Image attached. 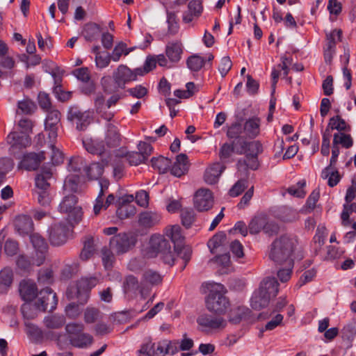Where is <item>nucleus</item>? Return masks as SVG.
I'll return each mask as SVG.
<instances>
[{"label": "nucleus", "mask_w": 356, "mask_h": 356, "mask_svg": "<svg viewBox=\"0 0 356 356\" xmlns=\"http://www.w3.org/2000/svg\"><path fill=\"white\" fill-rule=\"evenodd\" d=\"M155 343L148 341L143 344L138 350V356H154Z\"/></svg>", "instance_id": "obj_64"}, {"label": "nucleus", "mask_w": 356, "mask_h": 356, "mask_svg": "<svg viewBox=\"0 0 356 356\" xmlns=\"http://www.w3.org/2000/svg\"><path fill=\"white\" fill-rule=\"evenodd\" d=\"M100 318V312L95 308L88 307L84 312V320L87 323H95Z\"/></svg>", "instance_id": "obj_60"}, {"label": "nucleus", "mask_w": 356, "mask_h": 356, "mask_svg": "<svg viewBox=\"0 0 356 356\" xmlns=\"http://www.w3.org/2000/svg\"><path fill=\"white\" fill-rule=\"evenodd\" d=\"M248 188V180L245 178H240L234 185L229 189V195L231 197H237Z\"/></svg>", "instance_id": "obj_53"}, {"label": "nucleus", "mask_w": 356, "mask_h": 356, "mask_svg": "<svg viewBox=\"0 0 356 356\" xmlns=\"http://www.w3.org/2000/svg\"><path fill=\"white\" fill-rule=\"evenodd\" d=\"M162 276L156 271L153 270H145L142 277L143 284H149L151 285H159L162 282Z\"/></svg>", "instance_id": "obj_41"}, {"label": "nucleus", "mask_w": 356, "mask_h": 356, "mask_svg": "<svg viewBox=\"0 0 356 356\" xmlns=\"http://www.w3.org/2000/svg\"><path fill=\"white\" fill-rule=\"evenodd\" d=\"M147 254L149 257H156L160 254L163 262L170 266L175 262V253L170 241L160 234H154L150 237Z\"/></svg>", "instance_id": "obj_3"}, {"label": "nucleus", "mask_w": 356, "mask_h": 356, "mask_svg": "<svg viewBox=\"0 0 356 356\" xmlns=\"http://www.w3.org/2000/svg\"><path fill=\"white\" fill-rule=\"evenodd\" d=\"M33 195L40 205L46 207L49 204L51 199L49 191H34Z\"/></svg>", "instance_id": "obj_61"}, {"label": "nucleus", "mask_w": 356, "mask_h": 356, "mask_svg": "<svg viewBox=\"0 0 356 356\" xmlns=\"http://www.w3.org/2000/svg\"><path fill=\"white\" fill-rule=\"evenodd\" d=\"M181 219L184 226L188 228L195 220V213L192 209H184L181 211Z\"/></svg>", "instance_id": "obj_59"}, {"label": "nucleus", "mask_w": 356, "mask_h": 356, "mask_svg": "<svg viewBox=\"0 0 356 356\" xmlns=\"http://www.w3.org/2000/svg\"><path fill=\"white\" fill-rule=\"evenodd\" d=\"M97 283L98 280L95 277H83L77 282V293L80 294L82 292L88 291Z\"/></svg>", "instance_id": "obj_43"}, {"label": "nucleus", "mask_w": 356, "mask_h": 356, "mask_svg": "<svg viewBox=\"0 0 356 356\" xmlns=\"http://www.w3.org/2000/svg\"><path fill=\"white\" fill-rule=\"evenodd\" d=\"M321 177L323 179H327V184L334 187L339 182L341 176L335 168L326 167L321 172Z\"/></svg>", "instance_id": "obj_35"}, {"label": "nucleus", "mask_w": 356, "mask_h": 356, "mask_svg": "<svg viewBox=\"0 0 356 356\" xmlns=\"http://www.w3.org/2000/svg\"><path fill=\"white\" fill-rule=\"evenodd\" d=\"M106 143L105 145L108 151L109 148L115 147L120 145V134L118 128L111 123H108L106 126Z\"/></svg>", "instance_id": "obj_27"}, {"label": "nucleus", "mask_w": 356, "mask_h": 356, "mask_svg": "<svg viewBox=\"0 0 356 356\" xmlns=\"http://www.w3.org/2000/svg\"><path fill=\"white\" fill-rule=\"evenodd\" d=\"M74 75L81 81L86 83L81 88L84 94L89 95L95 92V85L90 80V74L87 67H81L76 69L73 72Z\"/></svg>", "instance_id": "obj_16"}, {"label": "nucleus", "mask_w": 356, "mask_h": 356, "mask_svg": "<svg viewBox=\"0 0 356 356\" xmlns=\"http://www.w3.org/2000/svg\"><path fill=\"white\" fill-rule=\"evenodd\" d=\"M13 271L9 267L0 270V293H6L10 288L13 282Z\"/></svg>", "instance_id": "obj_30"}, {"label": "nucleus", "mask_w": 356, "mask_h": 356, "mask_svg": "<svg viewBox=\"0 0 356 356\" xmlns=\"http://www.w3.org/2000/svg\"><path fill=\"white\" fill-rule=\"evenodd\" d=\"M306 185L305 181H300L296 185L291 186L288 188V193L297 197H304L306 192L304 190V187Z\"/></svg>", "instance_id": "obj_57"}, {"label": "nucleus", "mask_w": 356, "mask_h": 356, "mask_svg": "<svg viewBox=\"0 0 356 356\" xmlns=\"http://www.w3.org/2000/svg\"><path fill=\"white\" fill-rule=\"evenodd\" d=\"M59 211L67 213L70 224L77 223L82 218V208L77 204V197L73 194L63 197L59 204Z\"/></svg>", "instance_id": "obj_7"}, {"label": "nucleus", "mask_w": 356, "mask_h": 356, "mask_svg": "<svg viewBox=\"0 0 356 356\" xmlns=\"http://www.w3.org/2000/svg\"><path fill=\"white\" fill-rule=\"evenodd\" d=\"M86 162L80 156L70 159L68 163V170L74 173V175H68L65 181V186L69 187L72 191H76L79 181V176L86 172Z\"/></svg>", "instance_id": "obj_8"}, {"label": "nucleus", "mask_w": 356, "mask_h": 356, "mask_svg": "<svg viewBox=\"0 0 356 356\" xmlns=\"http://www.w3.org/2000/svg\"><path fill=\"white\" fill-rule=\"evenodd\" d=\"M161 215L155 211H145L138 216V225L144 228H151L161 221Z\"/></svg>", "instance_id": "obj_23"}, {"label": "nucleus", "mask_w": 356, "mask_h": 356, "mask_svg": "<svg viewBox=\"0 0 356 356\" xmlns=\"http://www.w3.org/2000/svg\"><path fill=\"white\" fill-rule=\"evenodd\" d=\"M82 143L86 151L90 154L101 155L108 152L103 141L87 138Z\"/></svg>", "instance_id": "obj_28"}, {"label": "nucleus", "mask_w": 356, "mask_h": 356, "mask_svg": "<svg viewBox=\"0 0 356 356\" xmlns=\"http://www.w3.org/2000/svg\"><path fill=\"white\" fill-rule=\"evenodd\" d=\"M225 167L220 163H215L208 168L204 172V180L209 184L216 183Z\"/></svg>", "instance_id": "obj_29"}, {"label": "nucleus", "mask_w": 356, "mask_h": 356, "mask_svg": "<svg viewBox=\"0 0 356 356\" xmlns=\"http://www.w3.org/2000/svg\"><path fill=\"white\" fill-rule=\"evenodd\" d=\"M226 240V235L224 232H218L215 234L209 241L207 245L211 252L219 248Z\"/></svg>", "instance_id": "obj_52"}, {"label": "nucleus", "mask_w": 356, "mask_h": 356, "mask_svg": "<svg viewBox=\"0 0 356 356\" xmlns=\"http://www.w3.org/2000/svg\"><path fill=\"white\" fill-rule=\"evenodd\" d=\"M353 144V141L350 135L346 134L342 132H339L334 134L332 144L334 146H339V145H341L342 147L348 149L352 147Z\"/></svg>", "instance_id": "obj_44"}, {"label": "nucleus", "mask_w": 356, "mask_h": 356, "mask_svg": "<svg viewBox=\"0 0 356 356\" xmlns=\"http://www.w3.org/2000/svg\"><path fill=\"white\" fill-rule=\"evenodd\" d=\"M113 79L115 84L114 88L108 84L110 77H103L101 80L104 90L107 93H112L118 88H124L127 83L136 80V75L127 66L120 65L113 72Z\"/></svg>", "instance_id": "obj_4"}, {"label": "nucleus", "mask_w": 356, "mask_h": 356, "mask_svg": "<svg viewBox=\"0 0 356 356\" xmlns=\"http://www.w3.org/2000/svg\"><path fill=\"white\" fill-rule=\"evenodd\" d=\"M44 159L45 156L44 152H40L38 154L31 152L24 156L20 165L22 168L27 170H35Z\"/></svg>", "instance_id": "obj_17"}, {"label": "nucleus", "mask_w": 356, "mask_h": 356, "mask_svg": "<svg viewBox=\"0 0 356 356\" xmlns=\"http://www.w3.org/2000/svg\"><path fill=\"white\" fill-rule=\"evenodd\" d=\"M181 229L179 225H172L166 232V234L169 236L173 243H181L182 242L184 237L181 234Z\"/></svg>", "instance_id": "obj_58"}, {"label": "nucleus", "mask_w": 356, "mask_h": 356, "mask_svg": "<svg viewBox=\"0 0 356 356\" xmlns=\"http://www.w3.org/2000/svg\"><path fill=\"white\" fill-rule=\"evenodd\" d=\"M204 63L205 60L198 55L191 56L186 61L188 67L193 72H198L200 70Z\"/></svg>", "instance_id": "obj_51"}, {"label": "nucleus", "mask_w": 356, "mask_h": 356, "mask_svg": "<svg viewBox=\"0 0 356 356\" xmlns=\"http://www.w3.org/2000/svg\"><path fill=\"white\" fill-rule=\"evenodd\" d=\"M225 293V288L220 284H216L211 287L206 299L207 307L209 311L221 314L227 310L229 302Z\"/></svg>", "instance_id": "obj_5"}, {"label": "nucleus", "mask_w": 356, "mask_h": 356, "mask_svg": "<svg viewBox=\"0 0 356 356\" xmlns=\"http://www.w3.org/2000/svg\"><path fill=\"white\" fill-rule=\"evenodd\" d=\"M95 251L94 239L92 238H87L83 245V248L80 254V258L83 261L90 259Z\"/></svg>", "instance_id": "obj_50"}, {"label": "nucleus", "mask_w": 356, "mask_h": 356, "mask_svg": "<svg viewBox=\"0 0 356 356\" xmlns=\"http://www.w3.org/2000/svg\"><path fill=\"white\" fill-rule=\"evenodd\" d=\"M37 302L35 305H32L30 302H25L22 305L21 310L24 317L27 319H33L37 315Z\"/></svg>", "instance_id": "obj_54"}, {"label": "nucleus", "mask_w": 356, "mask_h": 356, "mask_svg": "<svg viewBox=\"0 0 356 356\" xmlns=\"http://www.w3.org/2000/svg\"><path fill=\"white\" fill-rule=\"evenodd\" d=\"M234 141H233L232 143H225L221 146L219 152V157L222 161H226L232 156V153L234 152Z\"/></svg>", "instance_id": "obj_56"}, {"label": "nucleus", "mask_w": 356, "mask_h": 356, "mask_svg": "<svg viewBox=\"0 0 356 356\" xmlns=\"http://www.w3.org/2000/svg\"><path fill=\"white\" fill-rule=\"evenodd\" d=\"M213 204V197L209 189L200 188L195 194L194 206L200 211H208Z\"/></svg>", "instance_id": "obj_14"}, {"label": "nucleus", "mask_w": 356, "mask_h": 356, "mask_svg": "<svg viewBox=\"0 0 356 356\" xmlns=\"http://www.w3.org/2000/svg\"><path fill=\"white\" fill-rule=\"evenodd\" d=\"M93 342V337L88 334L83 333V332L79 334L77 336L70 337V343L74 347L79 348H84L90 346Z\"/></svg>", "instance_id": "obj_34"}, {"label": "nucleus", "mask_w": 356, "mask_h": 356, "mask_svg": "<svg viewBox=\"0 0 356 356\" xmlns=\"http://www.w3.org/2000/svg\"><path fill=\"white\" fill-rule=\"evenodd\" d=\"M35 104L29 99H24L18 102L17 104V113L22 114H31L35 109Z\"/></svg>", "instance_id": "obj_55"}, {"label": "nucleus", "mask_w": 356, "mask_h": 356, "mask_svg": "<svg viewBox=\"0 0 356 356\" xmlns=\"http://www.w3.org/2000/svg\"><path fill=\"white\" fill-rule=\"evenodd\" d=\"M31 241L35 251V257L33 259L34 264L40 266L45 259L48 250V245L44 238L38 234H33L30 236Z\"/></svg>", "instance_id": "obj_13"}, {"label": "nucleus", "mask_w": 356, "mask_h": 356, "mask_svg": "<svg viewBox=\"0 0 356 356\" xmlns=\"http://www.w3.org/2000/svg\"><path fill=\"white\" fill-rule=\"evenodd\" d=\"M266 216L261 215L253 218L248 225L250 233L256 234L264 229L265 225Z\"/></svg>", "instance_id": "obj_47"}, {"label": "nucleus", "mask_w": 356, "mask_h": 356, "mask_svg": "<svg viewBox=\"0 0 356 356\" xmlns=\"http://www.w3.org/2000/svg\"><path fill=\"white\" fill-rule=\"evenodd\" d=\"M165 55L169 61L173 65L177 63L183 54L182 44L179 41L170 42L165 47Z\"/></svg>", "instance_id": "obj_22"}, {"label": "nucleus", "mask_w": 356, "mask_h": 356, "mask_svg": "<svg viewBox=\"0 0 356 356\" xmlns=\"http://www.w3.org/2000/svg\"><path fill=\"white\" fill-rule=\"evenodd\" d=\"M72 225L66 222L52 224L47 230L50 243L54 246H60L65 244L72 230Z\"/></svg>", "instance_id": "obj_6"}, {"label": "nucleus", "mask_w": 356, "mask_h": 356, "mask_svg": "<svg viewBox=\"0 0 356 356\" xmlns=\"http://www.w3.org/2000/svg\"><path fill=\"white\" fill-rule=\"evenodd\" d=\"M104 172V167L99 163H93L89 166L86 165V174L90 179H97Z\"/></svg>", "instance_id": "obj_49"}, {"label": "nucleus", "mask_w": 356, "mask_h": 356, "mask_svg": "<svg viewBox=\"0 0 356 356\" xmlns=\"http://www.w3.org/2000/svg\"><path fill=\"white\" fill-rule=\"evenodd\" d=\"M137 241V236L133 233H120L110 239V248L117 254L128 252Z\"/></svg>", "instance_id": "obj_9"}, {"label": "nucleus", "mask_w": 356, "mask_h": 356, "mask_svg": "<svg viewBox=\"0 0 356 356\" xmlns=\"http://www.w3.org/2000/svg\"><path fill=\"white\" fill-rule=\"evenodd\" d=\"M341 33L342 32L340 29H334L330 33L327 34V44L324 47V50L335 51L337 41H340Z\"/></svg>", "instance_id": "obj_45"}, {"label": "nucleus", "mask_w": 356, "mask_h": 356, "mask_svg": "<svg viewBox=\"0 0 356 356\" xmlns=\"http://www.w3.org/2000/svg\"><path fill=\"white\" fill-rule=\"evenodd\" d=\"M60 120V113L58 110L50 109L48 111V113L45 119L44 127L45 131L48 132L49 139L51 142H55L56 140Z\"/></svg>", "instance_id": "obj_12"}, {"label": "nucleus", "mask_w": 356, "mask_h": 356, "mask_svg": "<svg viewBox=\"0 0 356 356\" xmlns=\"http://www.w3.org/2000/svg\"><path fill=\"white\" fill-rule=\"evenodd\" d=\"M167 22L168 24V33L171 35L176 34L179 31V24L176 15L173 13H168Z\"/></svg>", "instance_id": "obj_63"}, {"label": "nucleus", "mask_w": 356, "mask_h": 356, "mask_svg": "<svg viewBox=\"0 0 356 356\" xmlns=\"http://www.w3.org/2000/svg\"><path fill=\"white\" fill-rule=\"evenodd\" d=\"M136 212V207L131 204H121L116 211L117 216L121 219H126L133 216Z\"/></svg>", "instance_id": "obj_46"}, {"label": "nucleus", "mask_w": 356, "mask_h": 356, "mask_svg": "<svg viewBox=\"0 0 356 356\" xmlns=\"http://www.w3.org/2000/svg\"><path fill=\"white\" fill-rule=\"evenodd\" d=\"M330 131L336 129L339 132L349 131L350 127L347 125L346 121L342 119L339 115H336L331 118L329 120L327 127Z\"/></svg>", "instance_id": "obj_42"}, {"label": "nucleus", "mask_w": 356, "mask_h": 356, "mask_svg": "<svg viewBox=\"0 0 356 356\" xmlns=\"http://www.w3.org/2000/svg\"><path fill=\"white\" fill-rule=\"evenodd\" d=\"M189 168L188 156L185 154H180L177 156L176 160L170 168L172 175L180 177L185 175Z\"/></svg>", "instance_id": "obj_24"}, {"label": "nucleus", "mask_w": 356, "mask_h": 356, "mask_svg": "<svg viewBox=\"0 0 356 356\" xmlns=\"http://www.w3.org/2000/svg\"><path fill=\"white\" fill-rule=\"evenodd\" d=\"M52 172L50 168H43L41 173L35 179V189L34 191H49L50 184L47 180L51 177Z\"/></svg>", "instance_id": "obj_33"}, {"label": "nucleus", "mask_w": 356, "mask_h": 356, "mask_svg": "<svg viewBox=\"0 0 356 356\" xmlns=\"http://www.w3.org/2000/svg\"><path fill=\"white\" fill-rule=\"evenodd\" d=\"M263 151L262 145L259 141H243L241 149H236L238 154H245V156L237 162L238 175L248 180L249 170H256L259 168L258 154Z\"/></svg>", "instance_id": "obj_1"}, {"label": "nucleus", "mask_w": 356, "mask_h": 356, "mask_svg": "<svg viewBox=\"0 0 356 356\" xmlns=\"http://www.w3.org/2000/svg\"><path fill=\"white\" fill-rule=\"evenodd\" d=\"M297 241L288 235L277 238L270 245L269 258L277 264H289L293 266L292 258L296 247Z\"/></svg>", "instance_id": "obj_2"}, {"label": "nucleus", "mask_w": 356, "mask_h": 356, "mask_svg": "<svg viewBox=\"0 0 356 356\" xmlns=\"http://www.w3.org/2000/svg\"><path fill=\"white\" fill-rule=\"evenodd\" d=\"M179 351L178 343L168 340H163L155 343L154 348V356H165V355H174Z\"/></svg>", "instance_id": "obj_19"}, {"label": "nucleus", "mask_w": 356, "mask_h": 356, "mask_svg": "<svg viewBox=\"0 0 356 356\" xmlns=\"http://www.w3.org/2000/svg\"><path fill=\"white\" fill-rule=\"evenodd\" d=\"M101 31L100 27L95 23H88L83 26L82 35L87 41L95 40Z\"/></svg>", "instance_id": "obj_39"}, {"label": "nucleus", "mask_w": 356, "mask_h": 356, "mask_svg": "<svg viewBox=\"0 0 356 356\" xmlns=\"http://www.w3.org/2000/svg\"><path fill=\"white\" fill-rule=\"evenodd\" d=\"M210 262L216 265L221 273H228L230 267V256L229 254H223L216 257Z\"/></svg>", "instance_id": "obj_40"}, {"label": "nucleus", "mask_w": 356, "mask_h": 356, "mask_svg": "<svg viewBox=\"0 0 356 356\" xmlns=\"http://www.w3.org/2000/svg\"><path fill=\"white\" fill-rule=\"evenodd\" d=\"M278 286L279 283L275 277H268L261 282L258 290L262 294L267 295L270 299L277 295Z\"/></svg>", "instance_id": "obj_21"}, {"label": "nucleus", "mask_w": 356, "mask_h": 356, "mask_svg": "<svg viewBox=\"0 0 356 356\" xmlns=\"http://www.w3.org/2000/svg\"><path fill=\"white\" fill-rule=\"evenodd\" d=\"M143 283H139L137 277L134 275H128L126 277L124 282V291L126 293H140V296L145 298V289L143 286Z\"/></svg>", "instance_id": "obj_20"}, {"label": "nucleus", "mask_w": 356, "mask_h": 356, "mask_svg": "<svg viewBox=\"0 0 356 356\" xmlns=\"http://www.w3.org/2000/svg\"><path fill=\"white\" fill-rule=\"evenodd\" d=\"M112 58L109 54L102 55L100 52H97L95 58L96 67L99 69H103L108 66Z\"/></svg>", "instance_id": "obj_62"}, {"label": "nucleus", "mask_w": 356, "mask_h": 356, "mask_svg": "<svg viewBox=\"0 0 356 356\" xmlns=\"http://www.w3.org/2000/svg\"><path fill=\"white\" fill-rule=\"evenodd\" d=\"M57 303L56 295L51 289L46 287L40 291L37 302L38 310L51 312L56 309Z\"/></svg>", "instance_id": "obj_11"}, {"label": "nucleus", "mask_w": 356, "mask_h": 356, "mask_svg": "<svg viewBox=\"0 0 356 356\" xmlns=\"http://www.w3.org/2000/svg\"><path fill=\"white\" fill-rule=\"evenodd\" d=\"M152 166L160 173H165L171 166V161L166 157L159 156L151 159Z\"/></svg>", "instance_id": "obj_38"}, {"label": "nucleus", "mask_w": 356, "mask_h": 356, "mask_svg": "<svg viewBox=\"0 0 356 356\" xmlns=\"http://www.w3.org/2000/svg\"><path fill=\"white\" fill-rule=\"evenodd\" d=\"M227 136L229 139H233L234 142L235 140H238L241 145L239 149H242V144L243 141L248 142L246 140L247 137L245 134L243 126L239 122H234L228 127Z\"/></svg>", "instance_id": "obj_25"}, {"label": "nucleus", "mask_w": 356, "mask_h": 356, "mask_svg": "<svg viewBox=\"0 0 356 356\" xmlns=\"http://www.w3.org/2000/svg\"><path fill=\"white\" fill-rule=\"evenodd\" d=\"M19 291L21 298L29 302L37 296L38 289L33 281L24 280L19 283Z\"/></svg>", "instance_id": "obj_18"}, {"label": "nucleus", "mask_w": 356, "mask_h": 356, "mask_svg": "<svg viewBox=\"0 0 356 356\" xmlns=\"http://www.w3.org/2000/svg\"><path fill=\"white\" fill-rule=\"evenodd\" d=\"M43 323L48 329H59L65 323V318L63 316L50 315L44 317Z\"/></svg>", "instance_id": "obj_37"}, {"label": "nucleus", "mask_w": 356, "mask_h": 356, "mask_svg": "<svg viewBox=\"0 0 356 356\" xmlns=\"http://www.w3.org/2000/svg\"><path fill=\"white\" fill-rule=\"evenodd\" d=\"M15 226L19 234H29L33 229V223L29 216H21L15 220Z\"/></svg>", "instance_id": "obj_32"}, {"label": "nucleus", "mask_w": 356, "mask_h": 356, "mask_svg": "<svg viewBox=\"0 0 356 356\" xmlns=\"http://www.w3.org/2000/svg\"><path fill=\"white\" fill-rule=\"evenodd\" d=\"M197 322L205 332L222 329L226 325V321L222 318L213 317L209 315L200 316L197 319Z\"/></svg>", "instance_id": "obj_15"}, {"label": "nucleus", "mask_w": 356, "mask_h": 356, "mask_svg": "<svg viewBox=\"0 0 356 356\" xmlns=\"http://www.w3.org/2000/svg\"><path fill=\"white\" fill-rule=\"evenodd\" d=\"M7 142L13 147H23L28 146L31 141L29 137L24 133L11 132L7 136Z\"/></svg>", "instance_id": "obj_31"}, {"label": "nucleus", "mask_w": 356, "mask_h": 356, "mask_svg": "<svg viewBox=\"0 0 356 356\" xmlns=\"http://www.w3.org/2000/svg\"><path fill=\"white\" fill-rule=\"evenodd\" d=\"M132 50L133 49L127 48L126 43L120 42L115 45L111 55L110 56H111L113 61L118 62L120 59L122 54L127 56Z\"/></svg>", "instance_id": "obj_48"}, {"label": "nucleus", "mask_w": 356, "mask_h": 356, "mask_svg": "<svg viewBox=\"0 0 356 356\" xmlns=\"http://www.w3.org/2000/svg\"><path fill=\"white\" fill-rule=\"evenodd\" d=\"M67 120L76 123V129L85 131L92 120V113L89 111H82L78 106H72L67 113Z\"/></svg>", "instance_id": "obj_10"}, {"label": "nucleus", "mask_w": 356, "mask_h": 356, "mask_svg": "<svg viewBox=\"0 0 356 356\" xmlns=\"http://www.w3.org/2000/svg\"><path fill=\"white\" fill-rule=\"evenodd\" d=\"M261 119L254 116L246 120L243 126L247 138H254L260 133Z\"/></svg>", "instance_id": "obj_26"}, {"label": "nucleus", "mask_w": 356, "mask_h": 356, "mask_svg": "<svg viewBox=\"0 0 356 356\" xmlns=\"http://www.w3.org/2000/svg\"><path fill=\"white\" fill-rule=\"evenodd\" d=\"M270 298L267 295L262 294L259 290L254 292L251 298V307L259 310L268 305Z\"/></svg>", "instance_id": "obj_36"}]
</instances>
